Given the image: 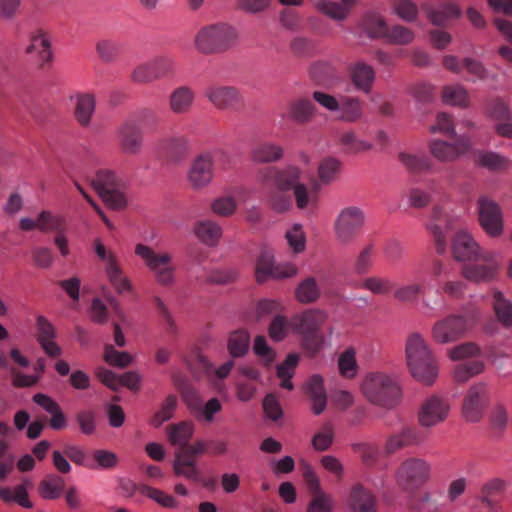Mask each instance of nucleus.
<instances>
[{
    "instance_id": "obj_45",
    "label": "nucleus",
    "mask_w": 512,
    "mask_h": 512,
    "mask_svg": "<svg viewBox=\"0 0 512 512\" xmlns=\"http://www.w3.org/2000/svg\"><path fill=\"white\" fill-rule=\"evenodd\" d=\"M0 499L6 504L17 503L21 507L32 508V502L29 500L24 484L14 488L0 486Z\"/></svg>"
},
{
    "instance_id": "obj_56",
    "label": "nucleus",
    "mask_w": 512,
    "mask_h": 512,
    "mask_svg": "<svg viewBox=\"0 0 512 512\" xmlns=\"http://www.w3.org/2000/svg\"><path fill=\"white\" fill-rule=\"evenodd\" d=\"M341 163L339 160L328 157L323 159L318 167V176L322 184H330L337 179Z\"/></svg>"
},
{
    "instance_id": "obj_54",
    "label": "nucleus",
    "mask_w": 512,
    "mask_h": 512,
    "mask_svg": "<svg viewBox=\"0 0 512 512\" xmlns=\"http://www.w3.org/2000/svg\"><path fill=\"white\" fill-rule=\"evenodd\" d=\"M293 195L295 197L296 205L299 209H305L309 206L315 207L318 201L316 188H314L311 192L308 190L307 186L299 183L298 181L292 187Z\"/></svg>"
},
{
    "instance_id": "obj_18",
    "label": "nucleus",
    "mask_w": 512,
    "mask_h": 512,
    "mask_svg": "<svg viewBox=\"0 0 512 512\" xmlns=\"http://www.w3.org/2000/svg\"><path fill=\"white\" fill-rule=\"evenodd\" d=\"M207 100L219 110H233L243 102V97L234 86L210 84L204 90Z\"/></svg>"
},
{
    "instance_id": "obj_22",
    "label": "nucleus",
    "mask_w": 512,
    "mask_h": 512,
    "mask_svg": "<svg viewBox=\"0 0 512 512\" xmlns=\"http://www.w3.org/2000/svg\"><path fill=\"white\" fill-rule=\"evenodd\" d=\"M36 340L45 354L50 358H58L62 355V348L55 342L57 336L53 324L43 315L36 318Z\"/></svg>"
},
{
    "instance_id": "obj_59",
    "label": "nucleus",
    "mask_w": 512,
    "mask_h": 512,
    "mask_svg": "<svg viewBox=\"0 0 512 512\" xmlns=\"http://www.w3.org/2000/svg\"><path fill=\"white\" fill-rule=\"evenodd\" d=\"M177 407V398L174 395H169L163 401L159 411L151 419V425L154 427L161 426L164 422L170 420Z\"/></svg>"
},
{
    "instance_id": "obj_55",
    "label": "nucleus",
    "mask_w": 512,
    "mask_h": 512,
    "mask_svg": "<svg viewBox=\"0 0 512 512\" xmlns=\"http://www.w3.org/2000/svg\"><path fill=\"white\" fill-rule=\"evenodd\" d=\"M443 101L446 104L467 107L469 105V97L466 89L461 85L446 86L442 92Z\"/></svg>"
},
{
    "instance_id": "obj_63",
    "label": "nucleus",
    "mask_w": 512,
    "mask_h": 512,
    "mask_svg": "<svg viewBox=\"0 0 512 512\" xmlns=\"http://www.w3.org/2000/svg\"><path fill=\"white\" fill-rule=\"evenodd\" d=\"M99 58L104 62L114 61L120 52V44L112 39H102L96 44Z\"/></svg>"
},
{
    "instance_id": "obj_53",
    "label": "nucleus",
    "mask_w": 512,
    "mask_h": 512,
    "mask_svg": "<svg viewBox=\"0 0 512 512\" xmlns=\"http://www.w3.org/2000/svg\"><path fill=\"white\" fill-rule=\"evenodd\" d=\"M485 111L488 117L495 121L512 119V111L508 102L495 97L486 103Z\"/></svg>"
},
{
    "instance_id": "obj_37",
    "label": "nucleus",
    "mask_w": 512,
    "mask_h": 512,
    "mask_svg": "<svg viewBox=\"0 0 512 512\" xmlns=\"http://www.w3.org/2000/svg\"><path fill=\"white\" fill-rule=\"evenodd\" d=\"M294 296L301 304H313L321 298L322 289L315 277L307 276L295 287Z\"/></svg>"
},
{
    "instance_id": "obj_12",
    "label": "nucleus",
    "mask_w": 512,
    "mask_h": 512,
    "mask_svg": "<svg viewBox=\"0 0 512 512\" xmlns=\"http://www.w3.org/2000/svg\"><path fill=\"white\" fill-rule=\"evenodd\" d=\"M298 268L292 263L275 264L273 254L263 250L255 265V277L257 283H264L269 279H285L297 275Z\"/></svg>"
},
{
    "instance_id": "obj_30",
    "label": "nucleus",
    "mask_w": 512,
    "mask_h": 512,
    "mask_svg": "<svg viewBox=\"0 0 512 512\" xmlns=\"http://www.w3.org/2000/svg\"><path fill=\"white\" fill-rule=\"evenodd\" d=\"M303 389L312 403V412L315 415H320L327 406V394L324 387V379L318 374L312 375L304 384Z\"/></svg>"
},
{
    "instance_id": "obj_39",
    "label": "nucleus",
    "mask_w": 512,
    "mask_h": 512,
    "mask_svg": "<svg viewBox=\"0 0 512 512\" xmlns=\"http://www.w3.org/2000/svg\"><path fill=\"white\" fill-rule=\"evenodd\" d=\"M194 425L189 421L171 424L167 427L168 440L174 446L185 447L193 436Z\"/></svg>"
},
{
    "instance_id": "obj_40",
    "label": "nucleus",
    "mask_w": 512,
    "mask_h": 512,
    "mask_svg": "<svg viewBox=\"0 0 512 512\" xmlns=\"http://www.w3.org/2000/svg\"><path fill=\"white\" fill-rule=\"evenodd\" d=\"M198 239L208 246L217 245L222 236V228L219 224L211 220L199 221L194 229Z\"/></svg>"
},
{
    "instance_id": "obj_20",
    "label": "nucleus",
    "mask_w": 512,
    "mask_h": 512,
    "mask_svg": "<svg viewBox=\"0 0 512 512\" xmlns=\"http://www.w3.org/2000/svg\"><path fill=\"white\" fill-rule=\"evenodd\" d=\"M454 221L439 205L433 207L428 229L433 235L436 251L439 254L446 250L447 235L452 230Z\"/></svg>"
},
{
    "instance_id": "obj_14",
    "label": "nucleus",
    "mask_w": 512,
    "mask_h": 512,
    "mask_svg": "<svg viewBox=\"0 0 512 512\" xmlns=\"http://www.w3.org/2000/svg\"><path fill=\"white\" fill-rule=\"evenodd\" d=\"M94 251L97 257L105 263V272L116 291L118 293L129 291L131 289L130 281L123 276L114 253L108 251L100 239L94 241Z\"/></svg>"
},
{
    "instance_id": "obj_33",
    "label": "nucleus",
    "mask_w": 512,
    "mask_h": 512,
    "mask_svg": "<svg viewBox=\"0 0 512 512\" xmlns=\"http://www.w3.org/2000/svg\"><path fill=\"white\" fill-rule=\"evenodd\" d=\"M188 140L184 136L164 137L158 143V153L170 161H180L188 152Z\"/></svg>"
},
{
    "instance_id": "obj_21",
    "label": "nucleus",
    "mask_w": 512,
    "mask_h": 512,
    "mask_svg": "<svg viewBox=\"0 0 512 512\" xmlns=\"http://www.w3.org/2000/svg\"><path fill=\"white\" fill-rule=\"evenodd\" d=\"M450 406L443 398L433 395L420 407L418 421L422 427H433L447 418Z\"/></svg>"
},
{
    "instance_id": "obj_4",
    "label": "nucleus",
    "mask_w": 512,
    "mask_h": 512,
    "mask_svg": "<svg viewBox=\"0 0 512 512\" xmlns=\"http://www.w3.org/2000/svg\"><path fill=\"white\" fill-rule=\"evenodd\" d=\"M360 388L367 401L388 410L397 406L402 396L396 378L384 372L368 373L364 377Z\"/></svg>"
},
{
    "instance_id": "obj_2",
    "label": "nucleus",
    "mask_w": 512,
    "mask_h": 512,
    "mask_svg": "<svg viewBox=\"0 0 512 512\" xmlns=\"http://www.w3.org/2000/svg\"><path fill=\"white\" fill-rule=\"evenodd\" d=\"M405 354L413 378L424 385H432L438 376L437 361L419 333H412L407 338Z\"/></svg>"
},
{
    "instance_id": "obj_5",
    "label": "nucleus",
    "mask_w": 512,
    "mask_h": 512,
    "mask_svg": "<svg viewBox=\"0 0 512 512\" xmlns=\"http://www.w3.org/2000/svg\"><path fill=\"white\" fill-rule=\"evenodd\" d=\"M327 315L320 309H308L291 318V331L301 336L303 348L310 354H317L323 344L324 335L320 332Z\"/></svg>"
},
{
    "instance_id": "obj_49",
    "label": "nucleus",
    "mask_w": 512,
    "mask_h": 512,
    "mask_svg": "<svg viewBox=\"0 0 512 512\" xmlns=\"http://www.w3.org/2000/svg\"><path fill=\"white\" fill-rule=\"evenodd\" d=\"M506 488V482L500 478H493L487 482H485L480 489V500L487 507L493 509L495 507V502L493 501V497L497 495H501Z\"/></svg>"
},
{
    "instance_id": "obj_36",
    "label": "nucleus",
    "mask_w": 512,
    "mask_h": 512,
    "mask_svg": "<svg viewBox=\"0 0 512 512\" xmlns=\"http://www.w3.org/2000/svg\"><path fill=\"white\" fill-rule=\"evenodd\" d=\"M337 112H339V120L347 123H355L363 117L364 102L357 96L342 95L340 97V107Z\"/></svg>"
},
{
    "instance_id": "obj_31",
    "label": "nucleus",
    "mask_w": 512,
    "mask_h": 512,
    "mask_svg": "<svg viewBox=\"0 0 512 512\" xmlns=\"http://www.w3.org/2000/svg\"><path fill=\"white\" fill-rule=\"evenodd\" d=\"M74 102L73 116L81 127H88L95 112L96 100L91 93H77L70 97Z\"/></svg>"
},
{
    "instance_id": "obj_10",
    "label": "nucleus",
    "mask_w": 512,
    "mask_h": 512,
    "mask_svg": "<svg viewBox=\"0 0 512 512\" xmlns=\"http://www.w3.org/2000/svg\"><path fill=\"white\" fill-rule=\"evenodd\" d=\"M430 476V464L421 458L410 457L405 459L395 472L398 487L412 493L418 490Z\"/></svg>"
},
{
    "instance_id": "obj_9",
    "label": "nucleus",
    "mask_w": 512,
    "mask_h": 512,
    "mask_svg": "<svg viewBox=\"0 0 512 512\" xmlns=\"http://www.w3.org/2000/svg\"><path fill=\"white\" fill-rule=\"evenodd\" d=\"M135 254L143 260L145 266L153 273L159 285L164 287L173 285L175 281V267L172 264V256L169 253H157L147 245L137 244Z\"/></svg>"
},
{
    "instance_id": "obj_32",
    "label": "nucleus",
    "mask_w": 512,
    "mask_h": 512,
    "mask_svg": "<svg viewBox=\"0 0 512 512\" xmlns=\"http://www.w3.org/2000/svg\"><path fill=\"white\" fill-rule=\"evenodd\" d=\"M352 512H377V500L369 490L360 483L353 485L348 499Z\"/></svg>"
},
{
    "instance_id": "obj_35",
    "label": "nucleus",
    "mask_w": 512,
    "mask_h": 512,
    "mask_svg": "<svg viewBox=\"0 0 512 512\" xmlns=\"http://www.w3.org/2000/svg\"><path fill=\"white\" fill-rule=\"evenodd\" d=\"M195 101V92L188 86L174 89L169 96V108L177 115H184L191 111Z\"/></svg>"
},
{
    "instance_id": "obj_61",
    "label": "nucleus",
    "mask_w": 512,
    "mask_h": 512,
    "mask_svg": "<svg viewBox=\"0 0 512 512\" xmlns=\"http://www.w3.org/2000/svg\"><path fill=\"white\" fill-rule=\"evenodd\" d=\"M338 367L341 375L345 378H354L357 373V362L355 359V351L351 348L346 349L338 359Z\"/></svg>"
},
{
    "instance_id": "obj_26",
    "label": "nucleus",
    "mask_w": 512,
    "mask_h": 512,
    "mask_svg": "<svg viewBox=\"0 0 512 512\" xmlns=\"http://www.w3.org/2000/svg\"><path fill=\"white\" fill-rule=\"evenodd\" d=\"M422 441L423 438L417 428L404 426L388 437L384 450L386 454L391 455L403 448L419 445Z\"/></svg>"
},
{
    "instance_id": "obj_50",
    "label": "nucleus",
    "mask_w": 512,
    "mask_h": 512,
    "mask_svg": "<svg viewBox=\"0 0 512 512\" xmlns=\"http://www.w3.org/2000/svg\"><path fill=\"white\" fill-rule=\"evenodd\" d=\"M299 362L297 354H289L285 361L277 366V376L281 379L280 386L283 389L293 390L294 385L291 382V378L294 375L295 368Z\"/></svg>"
},
{
    "instance_id": "obj_41",
    "label": "nucleus",
    "mask_w": 512,
    "mask_h": 512,
    "mask_svg": "<svg viewBox=\"0 0 512 512\" xmlns=\"http://www.w3.org/2000/svg\"><path fill=\"white\" fill-rule=\"evenodd\" d=\"M250 348V334L245 329H238L231 332L227 340V349L233 358H240L246 355Z\"/></svg>"
},
{
    "instance_id": "obj_62",
    "label": "nucleus",
    "mask_w": 512,
    "mask_h": 512,
    "mask_svg": "<svg viewBox=\"0 0 512 512\" xmlns=\"http://www.w3.org/2000/svg\"><path fill=\"white\" fill-rule=\"evenodd\" d=\"M92 458L93 461L91 462L95 465V469L110 470L116 467L119 462V458L114 452L105 449L94 450Z\"/></svg>"
},
{
    "instance_id": "obj_60",
    "label": "nucleus",
    "mask_w": 512,
    "mask_h": 512,
    "mask_svg": "<svg viewBox=\"0 0 512 512\" xmlns=\"http://www.w3.org/2000/svg\"><path fill=\"white\" fill-rule=\"evenodd\" d=\"M285 238L291 250L298 254L305 250L306 247V236L303 231L302 225L294 224L285 233Z\"/></svg>"
},
{
    "instance_id": "obj_43",
    "label": "nucleus",
    "mask_w": 512,
    "mask_h": 512,
    "mask_svg": "<svg viewBox=\"0 0 512 512\" xmlns=\"http://www.w3.org/2000/svg\"><path fill=\"white\" fill-rule=\"evenodd\" d=\"M425 293V285L422 281L409 282L394 289V298L401 303H416Z\"/></svg>"
},
{
    "instance_id": "obj_46",
    "label": "nucleus",
    "mask_w": 512,
    "mask_h": 512,
    "mask_svg": "<svg viewBox=\"0 0 512 512\" xmlns=\"http://www.w3.org/2000/svg\"><path fill=\"white\" fill-rule=\"evenodd\" d=\"M376 248L373 242L366 243L355 258L354 270L358 275L367 274L374 265Z\"/></svg>"
},
{
    "instance_id": "obj_38",
    "label": "nucleus",
    "mask_w": 512,
    "mask_h": 512,
    "mask_svg": "<svg viewBox=\"0 0 512 512\" xmlns=\"http://www.w3.org/2000/svg\"><path fill=\"white\" fill-rule=\"evenodd\" d=\"M398 160L402 166L411 174H421L431 171L433 168L432 160L425 154H413L410 152H399Z\"/></svg>"
},
{
    "instance_id": "obj_48",
    "label": "nucleus",
    "mask_w": 512,
    "mask_h": 512,
    "mask_svg": "<svg viewBox=\"0 0 512 512\" xmlns=\"http://www.w3.org/2000/svg\"><path fill=\"white\" fill-rule=\"evenodd\" d=\"M135 489L142 495L154 500L164 508L178 507V501L171 495L166 494L162 490L153 488L146 484H138Z\"/></svg>"
},
{
    "instance_id": "obj_15",
    "label": "nucleus",
    "mask_w": 512,
    "mask_h": 512,
    "mask_svg": "<svg viewBox=\"0 0 512 512\" xmlns=\"http://www.w3.org/2000/svg\"><path fill=\"white\" fill-rule=\"evenodd\" d=\"M467 329V319L464 316L449 315L433 325L432 337L438 343H450L463 337Z\"/></svg>"
},
{
    "instance_id": "obj_44",
    "label": "nucleus",
    "mask_w": 512,
    "mask_h": 512,
    "mask_svg": "<svg viewBox=\"0 0 512 512\" xmlns=\"http://www.w3.org/2000/svg\"><path fill=\"white\" fill-rule=\"evenodd\" d=\"M429 20L437 26H442L449 19H456L460 17L461 10L458 6L452 3L443 4L439 9L424 7Z\"/></svg>"
},
{
    "instance_id": "obj_23",
    "label": "nucleus",
    "mask_w": 512,
    "mask_h": 512,
    "mask_svg": "<svg viewBox=\"0 0 512 512\" xmlns=\"http://www.w3.org/2000/svg\"><path fill=\"white\" fill-rule=\"evenodd\" d=\"M316 111L317 108L310 98L298 97L287 103L286 111L281 117L298 125H306L312 121Z\"/></svg>"
},
{
    "instance_id": "obj_58",
    "label": "nucleus",
    "mask_w": 512,
    "mask_h": 512,
    "mask_svg": "<svg viewBox=\"0 0 512 512\" xmlns=\"http://www.w3.org/2000/svg\"><path fill=\"white\" fill-rule=\"evenodd\" d=\"M340 143L348 153L356 154L368 151L372 148V144L357 138L353 131H347L341 134Z\"/></svg>"
},
{
    "instance_id": "obj_11",
    "label": "nucleus",
    "mask_w": 512,
    "mask_h": 512,
    "mask_svg": "<svg viewBox=\"0 0 512 512\" xmlns=\"http://www.w3.org/2000/svg\"><path fill=\"white\" fill-rule=\"evenodd\" d=\"M174 72V59L168 55H159L137 65L131 73V81L136 84H150L172 76Z\"/></svg>"
},
{
    "instance_id": "obj_51",
    "label": "nucleus",
    "mask_w": 512,
    "mask_h": 512,
    "mask_svg": "<svg viewBox=\"0 0 512 512\" xmlns=\"http://www.w3.org/2000/svg\"><path fill=\"white\" fill-rule=\"evenodd\" d=\"M311 76L315 83L321 86H330L337 78L335 67L324 61L318 62L312 67Z\"/></svg>"
},
{
    "instance_id": "obj_7",
    "label": "nucleus",
    "mask_w": 512,
    "mask_h": 512,
    "mask_svg": "<svg viewBox=\"0 0 512 512\" xmlns=\"http://www.w3.org/2000/svg\"><path fill=\"white\" fill-rule=\"evenodd\" d=\"M91 185L109 208L119 210L126 206L125 184L113 171L99 169L92 178Z\"/></svg>"
},
{
    "instance_id": "obj_57",
    "label": "nucleus",
    "mask_w": 512,
    "mask_h": 512,
    "mask_svg": "<svg viewBox=\"0 0 512 512\" xmlns=\"http://www.w3.org/2000/svg\"><path fill=\"white\" fill-rule=\"evenodd\" d=\"M384 39L395 45H407L414 39V33L401 25L388 26Z\"/></svg>"
},
{
    "instance_id": "obj_29",
    "label": "nucleus",
    "mask_w": 512,
    "mask_h": 512,
    "mask_svg": "<svg viewBox=\"0 0 512 512\" xmlns=\"http://www.w3.org/2000/svg\"><path fill=\"white\" fill-rule=\"evenodd\" d=\"M29 45L26 47V53L36 55L41 65L52 61L53 52L48 33L41 28L31 32L29 36Z\"/></svg>"
},
{
    "instance_id": "obj_8",
    "label": "nucleus",
    "mask_w": 512,
    "mask_h": 512,
    "mask_svg": "<svg viewBox=\"0 0 512 512\" xmlns=\"http://www.w3.org/2000/svg\"><path fill=\"white\" fill-rule=\"evenodd\" d=\"M472 263L462 267V276L476 284L496 281L502 269V260L494 251H482Z\"/></svg>"
},
{
    "instance_id": "obj_42",
    "label": "nucleus",
    "mask_w": 512,
    "mask_h": 512,
    "mask_svg": "<svg viewBox=\"0 0 512 512\" xmlns=\"http://www.w3.org/2000/svg\"><path fill=\"white\" fill-rule=\"evenodd\" d=\"M493 310L499 323L505 327H512V302L501 291L493 292Z\"/></svg>"
},
{
    "instance_id": "obj_24",
    "label": "nucleus",
    "mask_w": 512,
    "mask_h": 512,
    "mask_svg": "<svg viewBox=\"0 0 512 512\" xmlns=\"http://www.w3.org/2000/svg\"><path fill=\"white\" fill-rule=\"evenodd\" d=\"M213 177L214 170L204 153L196 156L187 174V180L192 189L200 190L207 187L212 182Z\"/></svg>"
},
{
    "instance_id": "obj_16",
    "label": "nucleus",
    "mask_w": 512,
    "mask_h": 512,
    "mask_svg": "<svg viewBox=\"0 0 512 512\" xmlns=\"http://www.w3.org/2000/svg\"><path fill=\"white\" fill-rule=\"evenodd\" d=\"M479 223L482 229L490 237L496 238L503 233V216L499 205L482 197L478 200Z\"/></svg>"
},
{
    "instance_id": "obj_25",
    "label": "nucleus",
    "mask_w": 512,
    "mask_h": 512,
    "mask_svg": "<svg viewBox=\"0 0 512 512\" xmlns=\"http://www.w3.org/2000/svg\"><path fill=\"white\" fill-rule=\"evenodd\" d=\"M349 79L357 91L369 94L376 80L375 69L364 61H357L348 66Z\"/></svg>"
},
{
    "instance_id": "obj_13",
    "label": "nucleus",
    "mask_w": 512,
    "mask_h": 512,
    "mask_svg": "<svg viewBox=\"0 0 512 512\" xmlns=\"http://www.w3.org/2000/svg\"><path fill=\"white\" fill-rule=\"evenodd\" d=\"M301 470L307 489L311 494V501L308 504L307 512H332L334 506L333 499L322 490L319 478L312 466L302 462Z\"/></svg>"
},
{
    "instance_id": "obj_1",
    "label": "nucleus",
    "mask_w": 512,
    "mask_h": 512,
    "mask_svg": "<svg viewBox=\"0 0 512 512\" xmlns=\"http://www.w3.org/2000/svg\"><path fill=\"white\" fill-rule=\"evenodd\" d=\"M301 170L294 165L284 168L268 166L258 171V181L266 191L270 207L277 213L287 212L292 207L290 190L299 181Z\"/></svg>"
},
{
    "instance_id": "obj_6",
    "label": "nucleus",
    "mask_w": 512,
    "mask_h": 512,
    "mask_svg": "<svg viewBox=\"0 0 512 512\" xmlns=\"http://www.w3.org/2000/svg\"><path fill=\"white\" fill-rule=\"evenodd\" d=\"M366 224L364 210L355 205L345 206L339 210L334 222V237L338 244L347 246L355 242Z\"/></svg>"
},
{
    "instance_id": "obj_52",
    "label": "nucleus",
    "mask_w": 512,
    "mask_h": 512,
    "mask_svg": "<svg viewBox=\"0 0 512 512\" xmlns=\"http://www.w3.org/2000/svg\"><path fill=\"white\" fill-rule=\"evenodd\" d=\"M64 488V479L58 475H48L38 487L39 494L45 499L58 498Z\"/></svg>"
},
{
    "instance_id": "obj_17",
    "label": "nucleus",
    "mask_w": 512,
    "mask_h": 512,
    "mask_svg": "<svg viewBox=\"0 0 512 512\" xmlns=\"http://www.w3.org/2000/svg\"><path fill=\"white\" fill-rule=\"evenodd\" d=\"M489 403V393L486 383L479 382L469 388L463 402V416L469 422L481 419Z\"/></svg>"
},
{
    "instance_id": "obj_28",
    "label": "nucleus",
    "mask_w": 512,
    "mask_h": 512,
    "mask_svg": "<svg viewBox=\"0 0 512 512\" xmlns=\"http://www.w3.org/2000/svg\"><path fill=\"white\" fill-rule=\"evenodd\" d=\"M119 142L124 153L136 155L141 151L143 134L140 127L132 121L123 123L119 130Z\"/></svg>"
},
{
    "instance_id": "obj_47",
    "label": "nucleus",
    "mask_w": 512,
    "mask_h": 512,
    "mask_svg": "<svg viewBox=\"0 0 512 512\" xmlns=\"http://www.w3.org/2000/svg\"><path fill=\"white\" fill-rule=\"evenodd\" d=\"M38 230L42 233L65 232L66 221L63 217L55 215L50 211H42L38 215Z\"/></svg>"
},
{
    "instance_id": "obj_27",
    "label": "nucleus",
    "mask_w": 512,
    "mask_h": 512,
    "mask_svg": "<svg viewBox=\"0 0 512 512\" xmlns=\"http://www.w3.org/2000/svg\"><path fill=\"white\" fill-rule=\"evenodd\" d=\"M485 249L480 248L478 243L464 230L456 233L453 244L452 252L454 258L458 261H472L476 259Z\"/></svg>"
},
{
    "instance_id": "obj_19",
    "label": "nucleus",
    "mask_w": 512,
    "mask_h": 512,
    "mask_svg": "<svg viewBox=\"0 0 512 512\" xmlns=\"http://www.w3.org/2000/svg\"><path fill=\"white\" fill-rule=\"evenodd\" d=\"M431 155L440 162H453L471 149L470 139L460 136L454 143L443 140H431L428 144Z\"/></svg>"
},
{
    "instance_id": "obj_34",
    "label": "nucleus",
    "mask_w": 512,
    "mask_h": 512,
    "mask_svg": "<svg viewBox=\"0 0 512 512\" xmlns=\"http://www.w3.org/2000/svg\"><path fill=\"white\" fill-rule=\"evenodd\" d=\"M284 156V148L271 141L257 142L251 149V160L256 164L274 163Z\"/></svg>"
},
{
    "instance_id": "obj_64",
    "label": "nucleus",
    "mask_w": 512,
    "mask_h": 512,
    "mask_svg": "<svg viewBox=\"0 0 512 512\" xmlns=\"http://www.w3.org/2000/svg\"><path fill=\"white\" fill-rule=\"evenodd\" d=\"M212 165L214 172L216 170H227L232 165V156L223 149H214L203 152Z\"/></svg>"
},
{
    "instance_id": "obj_3",
    "label": "nucleus",
    "mask_w": 512,
    "mask_h": 512,
    "mask_svg": "<svg viewBox=\"0 0 512 512\" xmlns=\"http://www.w3.org/2000/svg\"><path fill=\"white\" fill-rule=\"evenodd\" d=\"M236 27L226 22H217L201 27L194 36V47L202 55L222 54L238 41Z\"/></svg>"
}]
</instances>
